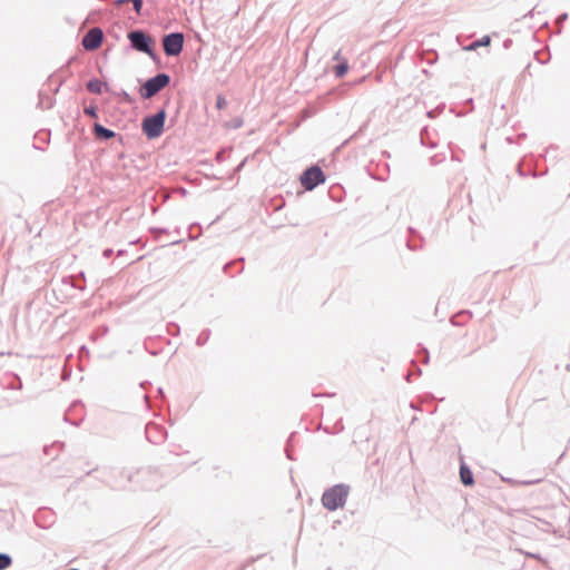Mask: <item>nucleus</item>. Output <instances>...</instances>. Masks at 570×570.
<instances>
[{
  "mask_svg": "<svg viewBox=\"0 0 570 570\" xmlns=\"http://www.w3.org/2000/svg\"><path fill=\"white\" fill-rule=\"evenodd\" d=\"M102 82L98 79H91L87 83V89L92 94H101L102 92Z\"/></svg>",
  "mask_w": 570,
  "mask_h": 570,
  "instance_id": "obj_10",
  "label": "nucleus"
},
{
  "mask_svg": "<svg viewBox=\"0 0 570 570\" xmlns=\"http://www.w3.org/2000/svg\"><path fill=\"white\" fill-rule=\"evenodd\" d=\"M539 529L546 531V532H551L553 531L552 530V527L550 523L546 522V521H542L540 519H538V523L535 524Z\"/></svg>",
  "mask_w": 570,
  "mask_h": 570,
  "instance_id": "obj_14",
  "label": "nucleus"
},
{
  "mask_svg": "<svg viewBox=\"0 0 570 570\" xmlns=\"http://www.w3.org/2000/svg\"><path fill=\"white\" fill-rule=\"evenodd\" d=\"M488 45H490V37L484 36L482 39L476 40V41L472 42L469 47H466V50H474L478 47L488 46Z\"/></svg>",
  "mask_w": 570,
  "mask_h": 570,
  "instance_id": "obj_12",
  "label": "nucleus"
},
{
  "mask_svg": "<svg viewBox=\"0 0 570 570\" xmlns=\"http://www.w3.org/2000/svg\"><path fill=\"white\" fill-rule=\"evenodd\" d=\"M128 39L130 40L131 47L137 51L145 52L151 55L150 49V40L149 38L140 30H134L128 33Z\"/></svg>",
  "mask_w": 570,
  "mask_h": 570,
  "instance_id": "obj_6",
  "label": "nucleus"
},
{
  "mask_svg": "<svg viewBox=\"0 0 570 570\" xmlns=\"http://www.w3.org/2000/svg\"><path fill=\"white\" fill-rule=\"evenodd\" d=\"M200 342H202V336H199V337L197 338V343H198V344H200Z\"/></svg>",
  "mask_w": 570,
  "mask_h": 570,
  "instance_id": "obj_21",
  "label": "nucleus"
},
{
  "mask_svg": "<svg viewBox=\"0 0 570 570\" xmlns=\"http://www.w3.org/2000/svg\"><path fill=\"white\" fill-rule=\"evenodd\" d=\"M164 51L167 56H178L183 51L184 36L180 32H173L163 39Z\"/></svg>",
  "mask_w": 570,
  "mask_h": 570,
  "instance_id": "obj_4",
  "label": "nucleus"
},
{
  "mask_svg": "<svg viewBox=\"0 0 570 570\" xmlns=\"http://www.w3.org/2000/svg\"><path fill=\"white\" fill-rule=\"evenodd\" d=\"M165 120L166 112L164 109L153 116L145 117L141 122L142 132L149 139L158 138L163 134Z\"/></svg>",
  "mask_w": 570,
  "mask_h": 570,
  "instance_id": "obj_2",
  "label": "nucleus"
},
{
  "mask_svg": "<svg viewBox=\"0 0 570 570\" xmlns=\"http://www.w3.org/2000/svg\"><path fill=\"white\" fill-rule=\"evenodd\" d=\"M225 106V100L222 97L217 98V107L223 108Z\"/></svg>",
  "mask_w": 570,
  "mask_h": 570,
  "instance_id": "obj_17",
  "label": "nucleus"
},
{
  "mask_svg": "<svg viewBox=\"0 0 570 570\" xmlns=\"http://www.w3.org/2000/svg\"><path fill=\"white\" fill-rule=\"evenodd\" d=\"M111 254H112V249H106V250L104 252V256H105V257H109Z\"/></svg>",
  "mask_w": 570,
  "mask_h": 570,
  "instance_id": "obj_18",
  "label": "nucleus"
},
{
  "mask_svg": "<svg viewBox=\"0 0 570 570\" xmlns=\"http://www.w3.org/2000/svg\"><path fill=\"white\" fill-rule=\"evenodd\" d=\"M135 11L139 14L142 8V0H131Z\"/></svg>",
  "mask_w": 570,
  "mask_h": 570,
  "instance_id": "obj_16",
  "label": "nucleus"
},
{
  "mask_svg": "<svg viewBox=\"0 0 570 570\" xmlns=\"http://www.w3.org/2000/svg\"><path fill=\"white\" fill-rule=\"evenodd\" d=\"M85 114L90 116V117H92V118L97 117V111H96V108L94 106L86 107L85 108Z\"/></svg>",
  "mask_w": 570,
  "mask_h": 570,
  "instance_id": "obj_15",
  "label": "nucleus"
},
{
  "mask_svg": "<svg viewBox=\"0 0 570 570\" xmlns=\"http://www.w3.org/2000/svg\"><path fill=\"white\" fill-rule=\"evenodd\" d=\"M12 563V559L7 553H0V570L9 568Z\"/></svg>",
  "mask_w": 570,
  "mask_h": 570,
  "instance_id": "obj_13",
  "label": "nucleus"
},
{
  "mask_svg": "<svg viewBox=\"0 0 570 570\" xmlns=\"http://www.w3.org/2000/svg\"><path fill=\"white\" fill-rule=\"evenodd\" d=\"M528 556H530V557H532L534 559L541 560L539 554L529 553Z\"/></svg>",
  "mask_w": 570,
  "mask_h": 570,
  "instance_id": "obj_20",
  "label": "nucleus"
},
{
  "mask_svg": "<svg viewBox=\"0 0 570 570\" xmlns=\"http://www.w3.org/2000/svg\"><path fill=\"white\" fill-rule=\"evenodd\" d=\"M104 33L99 28L90 29L82 38V46L87 50H95L100 47Z\"/></svg>",
  "mask_w": 570,
  "mask_h": 570,
  "instance_id": "obj_7",
  "label": "nucleus"
},
{
  "mask_svg": "<svg viewBox=\"0 0 570 570\" xmlns=\"http://www.w3.org/2000/svg\"><path fill=\"white\" fill-rule=\"evenodd\" d=\"M460 476L461 481L464 485H472L473 484V475L471 470L466 465H461L460 468Z\"/></svg>",
  "mask_w": 570,
  "mask_h": 570,
  "instance_id": "obj_9",
  "label": "nucleus"
},
{
  "mask_svg": "<svg viewBox=\"0 0 570 570\" xmlns=\"http://www.w3.org/2000/svg\"><path fill=\"white\" fill-rule=\"evenodd\" d=\"M94 132L97 137L99 138H102V139H110L112 137H115V131L104 127L102 125L100 124H95L94 126Z\"/></svg>",
  "mask_w": 570,
  "mask_h": 570,
  "instance_id": "obj_8",
  "label": "nucleus"
},
{
  "mask_svg": "<svg viewBox=\"0 0 570 570\" xmlns=\"http://www.w3.org/2000/svg\"><path fill=\"white\" fill-rule=\"evenodd\" d=\"M347 70L348 63L346 60H344L335 67L334 72L337 78H342L347 72Z\"/></svg>",
  "mask_w": 570,
  "mask_h": 570,
  "instance_id": "obj_11",
  "label": "nucleus"
},
{
  "mask_svg": "<svg viewBox=\"0 0 570 570\" xmlns=\"http://www.w3.org/2000/svg\"><path fill=\"white\" fill-rule=\"evenodd\" d=\"M334 60H340L341 59V51H337L334 57H333Z\"/></svg>",
  "mask_w": 570,
  "mask_h": 570,
  "instance_id": "obj_19",
  "label": "nucleus"
},
{
  "mask_svg": "<svg viewBox=\"0 0 570 570\" xmlns=\"http://www.w3.org/2000/svg\"><path fill=\"white\" fill-rule=\"evenodd\" d=\"M169 81L170 77L167 73H158L142 85L140 96L144 99H149L163 90Z\"/></svg>",
  "mask_w": 570,
  "mask_h": 570,
  "instance_id": "obj_3",
  "label": "nucleus"
},
{
  "mask_svg": "<svg viewBox=\"0 0 570 570\" xmlns=\"http://www.w3.org/2000/svg\"><path fill=\"white\" fill-rule=\"evenodd\" d=\"M348 487L345 484H336L327 489L322 495V503L324 508L330 511H334L344 507L348 495Z\"/></svg>",
  "mask_w": 570,
  "mask_h": 570,
  "instance_id": "obj_1",
  "label": "nucleus"
},
{
  "mask_svg": "<svg viewBox=\"0 0 570 570\" xmlns=\"http://www.w3.org/2000/svg\"><path fill=\"white\" fill-rule=\"evenodd\" d=\"M325 176L320 167L312 166L306 169L301 176V183L306 190L314 189L321 183H324Z\"/></svg>",
  "mask_w": 570,
  "mask_h": 570,
  "instance_id": "obj_5",
  "label": "nucleus"
}]
</instances>
